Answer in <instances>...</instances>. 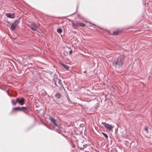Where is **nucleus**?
<instances>
[{"label":"nucleus","mask_w":152,"mask_h":152,"mask_svg":"<svg viewBox=\"0 0 152 152\" xmlns=\"http://www.w3.org/2000/svg\"><path fill=\"white\" fill-rule=\"evenodd\" d=\"M124 59V56H121L112 61V64L116 68H120L123 66Z\"/></svg>","instance_id":"f257e3e1"},{"label":"nucleus","mask_w":152,"mask_h":152,"mask_svg":"<svg viewBox=\"0 0 152 152\" xmlns=\"http://www.w3.org/2000/svg\"><path fill=\"white\" fill-rule=\"evenodd\" d=\"M101 124H102L103 125L105 128H106L108 131L112 132L113 131V129L114 127L113 126L105 122H102Z\"/></svg>","instance_id":"f03ea898"},{"label":"nucleus","mask_w":152,"mask_h":152,"mask_svg":"<svg viewBox=\"0 0 152 152\" xmlns=\"http://www.w3.org/2000/svg\"><path fill=\"white\" fill-rule=\"evenodd\" d=\"M19 23V20H15L14 22L12 24L10 29L12 30H14L17 27Z\"/></svg>","instance_id":"7ed1b4c3"},{"label":"nucleus","mask_w":152,"mask_h":152,"mask_svg":"<svg viewBox=\"0 0 152 152\" xmlns=\"http://www.w3.org/2000/svg\"><path fill=\"white\" fill-rule=\"evenodd\" d=\"M28 26L33 31H37V27L35 24H28Z\"/></svg>","instance_id":"20e7f679"},{"label":"nucleus","mask_w":152,"mask_h":152,"mask_svg":"<svg viewBox=\"0 0 152 152\" xmlns=\"http://www.w3.org/2000/svg\"><path fill=\"white\" fill-rule=\"evenodd\" d=\"M16 102L20 103L21 105H23L24 103V99L23 98H22L20 100H19V98H17L16 99Z\"/></svg>","instance_id":"39448f33"},{"label":"nucleus","mask_w":152,"mask_h":152,"mask_svg":"<svg viewBox=\"0 0 152 152\" xmlns=\"http://www.w3.org/2000/svg\"><path fill=\"white\" fill-rule=\"evenodd\" d=\"M5 15L8 18H13L15 17V14L14 13H12L11 14L10 13H6Z\"/></svg>","instance_id":"423d86ee"},{"label":"nucleus","mask_w":152,"mask_h":152,"mask_svg":"<svg viewBox=\"0 0 152 152\" xmlns=\"http://www.w3.org/2000/svg\"><path fill=\"white\" fill-rule=\"evenodd\" d=\"M50 119L51 121L56 126L58 127V125L56 122L55 119L54 118L51 117H50Z\"/></svg>","instance_id":"0eeeda50"},{"label":"nucleus","mask_w":152,"mask_h":152,"mask_svg":"<svg viewBox=\"0 0 152 152\" xmlns=\"http://www.w3.org/2000/svg\"><path fill=\"white\" fill-rule=\"evenodd\" d=\"M57 82L58 83L59 85L63 89L65 90V88L64 87L63 84H62L61 83V80L59 78L57 79Z\"/></svg>","instance_id":"6e6552de"},{"label":"nucleus","mask_w":152,"mask_h":152,"mask_svg":"<svg viewBox=\"0 0 152 152\" xmlns=\"http://www.w3.org/2000/svg\"><path fill=\"white\" fill-rule=\"evenodd\" d=\"M60 64L62 66L67 70H68L69 68V66L63 64L62 62H60Z\"/></svg>","instance_id":"1a4fd4ad"},{"label":"nucleus","mask_w":152,"mask_h":152,"mask_svg":"<svg viewBox=\"0 0 152 152\" xmlns=\"http://www.w3.org/2000/svg\"><path fill=\"white\" fill-rule=\"evenodd\" d=\"M12 110L13 111H14V110L18 111H21V110H20V107H14L12 109Z\"/></svg>","instance_id":"9d476101"},{"label":"nucleus","mask_w":152,"mask_h":152,"mask_svg":"<svg viewBox=\"0 0 152 152\" xmlns=\"http://www.w3.org/2000/svg\"><path fill=\"white\" fill-rule=\"evenodd\" d=\"M78 23H72V25L73 27L75 29L78 26Z\"/></svg>","instance_id":"9b49d317"},{"label":"nucleus","mask_w":152,"mask_h":152,"mask_svg":"<svg viewBox=\"0 0 152 152\" xmlns=\"http://www.w3.org/2000/svg\"><path fill=\"white\" fill-rule=\"evenodd\" d=\"M55 96L57 97L59 99H60L61 97V94L59 93H57L55 95Z\"/></svg>","instance_id":"f8f14e48"},{"label":"nucleus","mask_w":152,"mask_h":152,"mask_svg":"<svg viewBox=\"0 0 152 152\" xmlns=\"http://www.w3.org/2000/svg\"><path fill=\"white\" fill-rule=\"evenodd\" d=\"M57 31L58 33H61L62 32V30L60 28H57Z\"/></svg>","instance_id":"ddd939ff"},{"label":"nucleus","mask_w":152,"mask_h":152,"mask_svg":"<svg viewBox=\"0 0 152 152\" xmlns=\"http://www.w3.org/2000/svg\"><path fill=\"white\" fill-rule=\"evenodd\" d=\"M16 101H15L14 100L12 99L11 100V102L12 104L14 105H16Z\"/></svg>","instance_id":"4468645a"},{"label":"nucleus","mask_w":152,"mask_h":152,"mask_svg":"<svg viewBox=\"0 0 152 152\" xmlns=\"http://www.w3.org/2000/svg\"><path fill=\"white\" fill-rule=\"evenodd\" d=\"M102 134H103L104 136L106 138V139L107 140L108 136L107 134L102 132Z\"/></svg>","instance_id":"2eb2a0df"},{"label":"nucleus","mask_w":152,"mask_h":152,"mask_svg":"<svg viewBox=\"0 0 152 152\" xmlns=\"http://www.w3.org/2000/svg\"><path fill=\"white\" fill-rule=\"evenodd\" d=\"M78 24L79 26L82 27H85V25L83 23H78Z\"/></svg>","instance_id":"dca6fc26"},{"label":"nucleus","mask_w":152,"mask_h":152,"mask_svg":"<svg viewBox=\"0 0 152 152\" xmlns=\"http://www.w3.org/2000/svg\"><path fill=\"white\" fill-rule=\"evenodd\" d=\"M20 108V110H21V111H22L23 110H26L27 109L26 107H22Z\"/></svg>","instance_id":"f3484780"},{"label":"nucleus","mask_w":152,"mask_h":152,"mask_svg":"<svg viewBox=\"0 0 152 152\" xmlns=\"http://www.w3.org/2000/svg\"><path fill=\"white\" fill-rule=\"evenodd\" d=\"M118 33V31H114L113 32V34L114 35H117Z\"/></svg>","instance_id":"a211bd4d"},{"label":"nucleus","mask_w":152,"mask_h":152,"mask_svg":"<svg viewBox=\"0 0 152 152\" xmlns=\"http://www.w3.org/2000/svg\"><path fill=\"white\" fill-rule=\"evenodd\" d=\"M145 130L147 132H148V128L147 127H146L145 128Z\"/></svg>","instance_id":"6ab92c4d"},{"label":"nucleus","mask_w":152,"mask_h":152,"mask_svg":"<svg viewBox=\"0 0 152 152\" xmlns=\"http://www.w3.org/2000/svg\"><path fill=\"white\" fill-rule=\"evenodd\" d=\"M72 50H70L69 51V53L70 54V55H71L72 53Z\"/></svg>","instance_id":"aec40b11"},{"label":"nucleus","mask_w":152,"mask_h":152,"mask_svg":"<svg viewBox=\"0 0 152 152\" xmlns=\"http://www.w3.org/2000/svg\"><path fill=\"white\" fill-rule=\"evenodd\" d=\"M55 85L56 86H57V84H56V83H55Z\"/></svg>","instance_id":"412c9836"},{"label":"nucleus","mask_w":152,"mask_h":152,"mask_svg":"<svg viewBox=\"0 0 152 152\" xmlns=\"http://www.w3.org/2000/svg\"><path fill=\"white\" fill-rule=\"evenodd\" d=\"M74 13H73V14H72V15H73V14H74Z\"/></svg>","instance_id":"4be33fe9"},{"label":"nucleus","mask_w":152,"mask_h":152,"mask_svg":"<svg viewBox=\"0 0 152 152\" xmlns=\"http://www.w3.org/2000/svg\"><path fill=\"white\" fill-rule=\"evenodd\" d=\"M8 94L9 95H10V94Z\"/></svg>","instance_id":"5701e85b"},{"label":"nucleus","mask_w":152,"mask_h":152,"mask_svg":"<svg viewBox=\"0 0 152 152\" xmlns=\"http://www.w3.org/2000/svg\"><path fill=\"white\" fill-rule=\"evenodd\" d=\"M98 152H99V151H98Z\"/></svg>","instance_id":"b1692460"}]
</instances>
